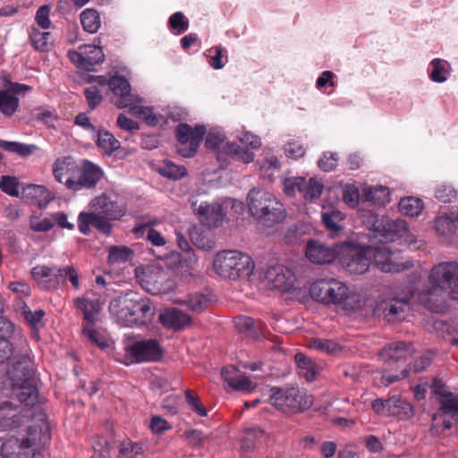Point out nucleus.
<instances>
[{
    "label": "nucleus",
    "instance_id": "obj_1",
    "mask_svg": "<svg viewBox=\"0 0 458 458\" xmlns=\"http://www.w3.org/2000/svg\"><path fill=\"white\" fill-rule=\"evenodd\" d=\"M310 293L318 302L341 307L346 311L361 307L360 296L352 293L344 283L335 278L317 280L310 285Z\"/></svg>",
    "mask_w": 458,
    "mask_h": 458
},
{
    "label": "nucleus",
    "instance_id": "obj_2",
    "mask_svg": "<svg viewBox=\"0 0 458 458\" xmlns=\"http://www.w3.org/2000/svg\"><path fill=\"white\" fill-rule=\"evenodd\" d=\"M246 201L250 215L264 226L272 227L282 223L286 216L284 205L263 189L250 191Z\"/></svg>",
    "mask_w": 458,
    "mask_h": 458
},
{
    "label": "nucleus",
    "instance_id": "obj_3",
    "mask_svg": "<svg viewBox=\"0 0 458 458\" xmlns=\"http://www.w3.org/2000/svg\"><path fill=\"white\" fill-rule=\"evenodd\" d=\"M109 312L122 327H134L143 323V297L128 291L113 299Z\"/></svg>",
    "mask_w": 458,
    "mask_h": 458
},
{
    "label": "nucleus",
    "instance_id": "obj_4",
    "mask_svg": "<svg viewBox=\"0 0 458 458\" xmlns=\"http://www.w3.org/2000/svg\"><path fill=\"white\" fill-rule=\"evenodd\" d=\"M214 268L220 276L235 280L250 276L254 264L250 256L241 251L224 250L216 254Z\"/></svg>",
    "mask_w": 458,
    "mask_h": 458
},
{
    "label": "nucleus",
    "instance_id": "obj_5",
    "mask_svg": "<svg viewBox=\"0 0 458 458\" xmlns=\"http://www.w3.org/2000/svg\"><path fill=\"white\" fill-rule=\"evenodd\" d=\"M430 291L458 299V262L443 261L431 267L428 277Z\"/></svg>",
    "mask_w": 458,
    "mask_h": 458
},
{
    "label": "nucleus",
    "instance_id": "obj_6",
    "mask_svg": "<svg viewBox=\"0 0 458 458\" xmlns=\"http://www.w3.org/2000/svg\"><path fill=\"white\" fill-rule=\"evenodd\" d=\"M269 401L283 412L295 413L309 409L314 401L312 395L298 387L273 388Z\"/></svg>",
    "mask_w": 458,
    "mask_h": 458
},
{
    "label": "nucleus",
    "instance_id": "obj_7",
    "mask_svg": "<svg viewBox=\"0 0 458 458\" xmlns=\"http://www.w3.org/2000/svg\"><path fill=\"white\" fill-rule=\"evenodd\" d=\"M108 88L116 98L114 103L116 107L128 108L130 114L140 117L143 114L142 98L131 93V87L128 80L114 73L108 79Z\"/></svg>",
    "mask_w": 458,
    "mask_h": 458
},
{
    "label": "nucleus",
    "instance_id": "obj_8",
    "mask_svg": "<svg viewBox=\"0 0 458 458\" xmlns=\"http://www.w3.org/2000/svg\"><path fill=\"white\" fill-rule=\"evenodd\" d=\"M205 146L208 149L224 152L244 164L254 160V154L251 151L244 149L235 143L226 142L225 134L216 128H213L208 132Z\"/></svg>",
    "mask_w": 458,
    "mask_h": 458
},
{
    "label": "nucleus",
    "instance_id": "obj_9",
    "mask_svg": "<svg viewBox=\"0 0 458 458\" xmlns=\"http://www.w3.org/2000/svg\"><path fill=\"white\" fill-rule=\"evenodd\" d=\"M178 144L177 153L183 157H191L197 152L206 133L203 125L191 127L187 123H180L175 130Z\"/></svg>",
    "mask_w": 458,
    "mask_h": 458
},
{
    "label": "nucleus",
    "instance_id": "obj_10",
    "mask_svg": "<svg viewBox=\"0 0 458 458\" xmlns=\"http://www.w3.org/2000/svg\"><path fill=\"white\" fill-rule=\"evenodd\" d=\"M189 201L203 225L209 229L222 225L226 216V210L223 205L217 202L199 201L195 197H191Z\"/></svg>",
    "mask_w": 458,
    "mask_h": 458
},
{
    "label": "nucleus",
    "instance_id": "obj_11",
    "mask_svg": "<svg viewBox=\"0 0 458 458\" xmlns=\"http://www.w3.org/2000/svg\"><path fill=\"white\" fill-rule=\"evenodd\" d=\"M409 301V296L383 300L375 306L373 314L383 317L388 322L403 320L410 310Z\"/></svg>",
    "mask_w": 458,
    "mask_h": 458
},
{
    "label": "nucleus",
    "instance_id": "obj_12",
    "mask_svg": "<svg viewBox=\"0 0 458 458\" xmlns=\"http://www.w3.org/2000/svg\"><path fill=\"white\" fill-rule=\"evenodd\" d=\"M322 191L323 184L314 178L288 177L284 180V192L288 196H294L299 191L304 199L312 200L320 197Z\"/></svg>",
    "mask_w": 458,
    "mask_h": 458
},
{
    "label": "nucleus",
    "instance_id": "obj_13",
    "mask_svg": "<svg viewBox=\"0 0 458 458\" xmlns=\"http://www.w3.org/2000/svg\"><path fill=\"white\" fill-rule=\"evenodd\" d=\"M68 57L78 68L93 71L97 64L103 63L105 55L100 47L86 45L80 51L70 50Z\"/></svg>",
    "mask_w": 458,
    "mask_h": 458
},
{
    "label": "nucleus",
    "instance_id": "obj_14",
    "mask_svg": "<svg viewBox=\"0 0 458 458\" xmlns=\"http://www.w3.org/2000/svg\"><path fill=\"white\" fill-rule=\"evenodd\" d=\"M27 445L33 450V457L40 447H44L50 440V429L44 413H38L34 424L28 428L27 435L22 437Z\"/></svg>",
    "mask_w": 458,
    "mask_h": 458
},
{
    "label": "nucleus",
    "instance_id": "obj_15",
    "mask_svg": "<svg viewBox=\"0 0 458 458\" xmlns=\"http://www.w3.org/2000/svg\"><path fill=\"white\" fill-rule=\"evenodd\" d=\"M264 277L271 287L284 292L290 291L296 281L293 271L282 264L268 266Z\"/></svg>",
    "mask_w": 458,
    "mask_h": 458
},
{
    "label": "nucleus",
    "instance_id": "obj_16",
    "mask_svg": "<svg viewBox=\"0 0 458 458\" xmlns=\"http://www.w3.org/2000/svg\"><path fill=\"white\" fill-rule=\"evenodd\" d=\"M103 176L102 169L90 161L84 160L80 165L75 181H70L71 190L74 191L82 189L94 188Z\"/></svg>",
    "mask_w": 458,
    "mask_h": 458
},
{
    "label": "nucleus",
    "instance_id": "obj_17",
    "mask_svg": "<svg viewBox=\"0 0 458 458\" xmlns=\"http://www.w3.org/2000/svg\"><path fill=\"white\" fill-rule=\"evenodd\" d=\"M124 353L116 358V360L130 366L143 361V338L132 333L124 335Z\"/></svg>",
    "mask_w": 458,
    "mask_h": 458
},
{
    "label": "nucleus",
    "instance_id": "obj_18",
    "mask_svg": "<svg viewBox=\"0 0 458 458\" xmlns=\"http://www.w3.org/2000/svg\"><path fill=\"white\" fill-rule=\"evenodd\" d=\"M7 375L12 386L35 380L32 363L27 356L14 360L11 368L7 369Z\"/></svg>",
    "mask_w": 458,
    "mask_h": 458
},
{
    "label": "nucleus",
    "instance_id": "obj_19",
    "mask_svg": "<svg viewBox=\"0 0 458 458\" xmlns=\"http://www.w3.org/2000/svg\"><path fill=\"white\" fill-rule=\"evenodd\" d=\"M29 410H21L20 407L13 405L9 401H4L0 403V429L7 430L20 427L24 420L29 415Z\"/></svg>",
    "mask_w": 458,
    "mask_h": 458
},
{
    "label": "nucleus",
    "instance_id": "obj_20",
    "mask_svg": "<svg viewBox=\"0 0 458 458\" xmlns=\"http://www.w3.org/2000/svg\"><path fill=\"white\" fill-rule=\"evenodd\" d=\"M376 266L386 273H398L411 267L410 263L399 264L394 261L392 251L388 246L370 248Z\"/></svg>",
    "mask_w": 458,
    "mask_h": 458
},
{
    "label": "nucleus",
    "instance_id": "obj_21",
    "mask_svg": "<svg viewBox=\"0 0 458 458\" xmlns=\"http://www.w3.org/2000/svg\"><path fill=\"white\" fill-rule=\"evenodd\" d=\"M106 216L93 212H81L78 216V227L80 232L85 235L90 233V225L108 235L112 231V225Z\"/></svg>",
    "mask_w": 458,
    "mask_h": 458
},
{
    "label": "nucleus",
    "instance_id": "obj_22",
    "mask_svg": "<svg viewBox=\"0 0 458 458\" xmlns=\"http://www.w3.org/2000/svg\"><path fill=\"white\" fill-rule=\"evenodd\" d=\"M93 292H87L83 296L73 299V305L83 313L82 325L95 324L96 316L101 310L102 301L93 298Z\"/></svg>",
    "mask_w": 458,
    "mask_h": 458
},
{
    "label": "nucleus",
    "instance_id": "obj_23",
    "mask_svg": "<svg viewBox=\"0 0 458 458\" xmlns=\"http://www.w3.org/2000/svg\"><path fill=\"white\" fill-rule=\"evenodd\" d=\"M80 165L71 157L59 158L55 162L53 173L55 178L71 190L70 181H75Z\"/></svg>",
    "mask_w": 458,
    "mask_h": 458
},
{
    "label": "nucleus",
    "instance_id": "obj_24",
    "mask_svg": "<svg viewBox=\"0 0 458 458\" xmlns=\"http://www.w3.org/2000/svg\"><path fill=\"white\" fill-rule=\"evenodd\" d=\"M90 204L93 213L105 215L109 219H119L125 213L123 206L113 200L106 194L96 197Z\"/></svg>",
    "mask_w": 458,
    "mask_h": 458
},
{
    "label": "nucleus",
    "instance_id": "obj_25",
    "mask_svg": "<svg viewBox=\"0 0 458 458\" xmlns=\"http://www.w3.org/2000/svg\"><path fill=\"white\" fill-rule=\"evenodd\" d=\"M307 259L315 264L331 263L336 257L335 249L316 240H310L306 246Z\"/></svg>",
    "mask_w": 458,
    "mask_h": 458
},
{
    "label": "nucleus",
    "instance_id": "obj_26",
    "mask_svg": "<svg viewBox=\"0 0 458 458\" xmlns=\"http://www.w3.org/2000/svg\"><path fill=\"white\" fill-rule=\"evenodd\" d=\"M375 231L387 241L394 242L398 238H403L407 234V223L403 219H383L380 223L373 224Z\"/></svg>",
    "mask_w": 458,
    "mask_h": 458
},
{
    "label": "nucleus",
    "instance_id": "obj_27",
    "mask_svg": "<svg viewBox=\"0 0 458 458\" xmlns=\"http://www.w3.org/2000/svg\"><path fill=\"white\" fill-rule=\"evenodd\" d=\"M221 375L224 381L236 391L250 392L257 386V383L242 374L234 366L223 368Z\"/></svg>",
    "mask_w": 458,
    "mask_h": 458
},
{
    "label": "nucleus",
    "instance_id": "obj_28",
    "mask_svg": "<svg viewBox=\"0 0 458 458\" xmlns=\"http://www.w3.org/2000/svg\"><path fill=\"white\" fill-rule=\"evenodd\" d=\"M370 248L351 250L344 260L346 269L352 274H363L369 267Z\"/></svg>",
    "mask_w": 458,
    "mask_h": 458
},
{
    "label": "nucleus",
    "instance_id": "obj_29",
    "mask_svg": "<svg viewBox=\"0 0 458 458\" xmlns=\"http://www.w3.org/2000/svg\"><path fill=\"white\" fill-rule=\"evenodd\" d=\"M2 458H33V450L27 445L23 438L10 437L1 446Z\"/></svg>",
    "mask_w": 458,
    "mask_h": 458
},
{
    "label": "nucleus",
    "instance_id": "obj_30",
    "mask_svg": "<svg viewBox=\"0 0 458 458\" xmlns=\"http://www.w3.org/2000/svg\"><path fill=\"white\" fill-rule=\"evenodd\" d=\"M159 321L165 327L181 330L190 326L191 318L188 314L173 308L160 313Z\"/></svg>",
    "mask_w": 458,
    "mask_h": 458
},
{
    "label": "nucleus",
    "instance_id": "obj_31",
    "mask_svg": "<svg viewBox=\"0 0 458 458\" xmlns=\"http://www.w3.org/2000/svg\"><path fill=\"white\" fill-rule=\"evenodd\" d=\"M431 360L432 358L430 353H424L413 363V365H410L408 369H404L400 375H390L386 373L383 375V379L387 383V385H389L406 377L411 371L414 373L423 371L430 365Z\"/></svg>",
    "mask_w": 458,
    "mask_h": 458
},
{
    "label": "nucleus",
    "instance_id": "obj_32",
    "mask_svg": "<svg viewBox=\"0 0 458 458\" xmlns=\"http://www.w3.org/2000/svg\"><path fill=\"white\" fill-rule=\"evenodd\" d=\"M189 235L191 242L199 249L211 250L216 246L215 238L210 230L193 226L191 228Z\"/></svg>",
    "mask_w": 458,
    "mask_h": 458
},
{
    "label": "nucleus",
    "instance_id": "obj_33",
    "mask_svg": "<svg viewBox=\"0 0 458 458\" xmlns=\"http://www.w3.org/2000/svg\"><path fill=\"white\" fill-rule=\"evenodd\" d=\"M362 196L366 201L377 206H386L391 200L389 189L382 185L365 187Z\"/></svg>",
    "mask_w": 458,
    "mask_h": 458
},
{
    "label": "nucleus",
    "instance_id": "obj_34",
    "mask_svg": "<svg viewBox=\"0 0 458 458\" xmlns=\"http://www.w3.org/2000/svg\"><path fill=\"white\" fill-rule=\"evenodd\" d=\"M412 348L411 344L403 342L393 343L386 346L382 351V357L389 361H398L406 359L411 354Z\"/></svg>",
    "mask_w": 458,
    "mask_h": 458
},
{
    "label": "nucleus",
    "instance_id": "obj_35",
    "mask_svg": "<svg viewBox=\"0 0 458 458\" xmlns=\"http://www.w3.org/2000/svg\"><path fill=\"white\" fill-rule=\"evenodd\" d=\"M18 400L26 406H33L38 402V390L35 380L12 386Z\"/></svg>",
    "mask_w": 458,
    "mask_h": 458
},
{
    "label": "nucleus",
    "instance_id": "obj_36",
    "mask_svg": "<svg viewBox=\"0 0 458 458\" xmlns=\"http://www.w3.org/2000/svg\"><path fill=\"white\" fill-rule=\"evenodd\" d=\"M22 197L35 199L40 208H46L52 199L51 194L46 187L36 184H29L23 187Z\"/></svg>",
    "mask_w": 458,
    "mask_h": 458
},
{
    "label": "nucleus",
    "instance_id": "obj_37",
    "mask_svg": "<svg viewBox=\"0 0 458 458\" xmlns=\"http://www.w3.org/2000/svg\"><path fill=\"white\" fill-rule=\"evenodd\" d=\"M29 38L33 47L40 52L48 50V45L51 39V34L48 31H41L35 26L29 28Z\"/></svg>",
    "mask_w": 458,
    "mask_h": 458
},
{
    "label": "nucleus",
    "instance_id": "obj_38",
    "mask_svg": "<svg viewBox=\"0 0 458 458\" xmlns=\"http://www.w3.org/2000/svg\"><path fill=\"white\" fill-rule=\"evenodd\" d=\"M97 145L108 156L121 147L120 141L108 131H97Z\"/></svg>",
    "mask_w": 458,
    "mask_h": 458
},
{
    "label": "nucleus",
    "instance_id": "obj_39",
    "mask_svg": "<svg viewBox=\"0 0 458 458\" xmlns=\"http://www.w3.org/2000/svg\"><path fill=\"white\" fill-rule=\"evenodd\" d=\"M174 302L185 305L191 311L200 312L207 307L208 299L205 294L196 293L189 294L185 299L176 298Z\"/></svg>",
    "mask_w": 458,
    "mask_h": 458
},
{
    "label": "nucleus",
    "instance_id": "obj_40",
    "mask_svg": "<svg viewBox=\"0 0 458 458\" xmlns=\"http://www.w3.org/2000/svg\"><path fill=\"white\" fill-rule=\"evenodd\" d=\"M458 219L454 216L442 215L435 219L436 232L442 236L452 235L457 229Z\"/></svg>",
    "mask_w": 458,
    "mask_h": 458
},
{
    "label": "nucleus",
    "instance_id": "obj_41",
    "mask_svg": "<svg viewBox=\"0 0 458 458\" xmlns=\"http://www.w3.org/2000/svg\"><path fill=\"white\" fill-rule=\"evenodd\" d=\"M81 23L85 31L91 34L96 33L101 26L99 13L94 9H85L81 13Z\"/></svg>",
    "mask_w": 458,
    "mask_h": 458
},
{
    "label": "nucleus",
    "instance_id": "obj_42",
    "mask_svg": "<svg viewBox=\"0 0 458 458\" xmlns=\"http://www.w3.org/2000/svg\"><path fill=\"white\" fill-rule=\"evenodd\" d=\"M295 362L299 369V374L307 381L310 382L316 378L317 371L315 364L310 358L299 352L295 355Z\"/></svg>",
    "mask_w": 458,
    "mask_h": 458
},
{
    "label": "nucleus",
    "instance_id": "obj_43",
    "mask_svg": "<svg viewBox=\"0 0 458 458\" xmlns=\"http://www.w3.org/2000/svg\"><path fill=\"white\" fill-rule=\"evenodd\" d=\"M424 205L420 199L414 197L403 198L399 202L400 212L408 216H417L423 210Z\"/></svg>",
    "mask_w": 458,
    "mask_h": 458
},
{
    "label": "nucleus",
    "instance_id": "obj_44",
    "mask_svg": "<svg viewBox=\"0 0 458 458\" xmlns=\"http://www.w3.org/2000/svg\"><path fill=\"white\" fill-rule=\"evenodd\" d=\"M19 98L5 89H0V112L10 116L13 114L19 108Z\"/></svg>",
    "mask_w": 458,
    "mask_h": 458
},
{
    "label": "nucleus",
    "instance_id": "obj_45",
    "mask_svg": "<svg viewBox=\"0 0 458 458\" xmlns=\"http://www.w3.org/2000/svg\"><path fill=\"white\" fill-rule=\"evenodd\" d=\"M432 72L429 74L430 79L438 83L445 82L450 73V64L443 59L435 58L431 61Z\"/></svg>",
    "mask_w": 458,
    "mask_h": 458
},
{
    "label": "nucleus",
    "instance_id": "obj_46",
    "mask_svg": "<svg viewBox=\"0 0 458 458\" xmlns=\"http://www.w3.org/2000/svg\"><path fill=\"white\" fill-rule=\"evenodd\" d=\"M234 325L241 332H250L255 337H258L256 330H262L264 323L259 320H254L250 317L239 316L234 318Z\"/></svg>",
    "mask_w": 458,
    "mask_h": 458
},
{
    "label": "nucleus",
    "instance_id": "obj_47",
    "mask_svg": "<svg viewBox=\"0 0 458 458\" xmlns=\"http://www.w3.org/2000/svg\"><path fill=\"white\" fill-rule=\"evenodd\" d=\"M441 411L443 415H451L452 420H457L458 416V396L452 393H445L440 398Z\"/></svg>",
    "mask_w": 458,
    "mask_h": 458
},
{
    "label": "nucleus",
    "instance_id": "obj_48",
    "mask_svg": "<svg viewBox=\"0 0 458 458\" xmlns=\"http://www.w3.org/2000/svg\"><path fill=\"white\" fill-rule=\"evenodd\" d=\"M321 217L322 222L328 230L335 233L342 230L343 226L341 223L344 220V216L341 211L336 209H331L329 211L322 213Z\"/></svg>",
    "mask_w": 458,
    "mask_h": 458
},
{
    "label": "nucleus",
    "instance_id": "obj_49",
    "mask_svg": "<svg viewBox=\"0 0 458 458\" xmlns=\"http://www.w3.org/2000/svg\"><path fill=\"white\" fill-rule=\"evenodd\" d=\"M0 148L8 152L17 153L21 157L30 156L35 149H37L36 145H29L16 141H7L4 140H0Z\"/></svg>",
    "mask_w": 458,
    "mask_h": 458
},
{
    "label": "nucleus",
    "instance_id": "obj_50",
    "mask_svg": "<svg viewBox=\"0 0 458 458\" xmlns=\"http://www.w3.org/2000/svg\"><path fill=\"white\" fill-rule=\"evenodd\" d=\"M386 416H399L410 408V404L399 397L392 396L385 400Z\"/></svg>",
    "mask_w": 458,
    "mask_h": 458
},
{
    "label": "nucleus",
    "instance_id": "obj_51",
    "mask_svg": "<svg viewBox=\"0 0 458 458\" xmlns=\"http://www.w3.org/2000/svg\"><path fill=\"white\" fill-rule=\"evenodd\" d=\"M83 335L92 344L98 345L100 349L104 350L108 346V341L98 331L94 328V324L82 325Z\"/></svg>",
    "mask_w": 458,
    "mask_h": 458
},
{
    "label": "nucleus",
    "instance_id": "obj_52",
    "mask_svg": "<svg viewBox=\"0 0 458 458\" xmlns=\"http://www.w3.org/2000/svg\"><path fill=\"white\" fill-rule=\"evenodd\" d=\"M164 356V349L157 340L145 341V362L161 361Z\"/></svg>",
    "mask_w": 458,
    "mask_h": 458
},
{
    "label": "nucleus",
    "instance_id": "obj_53",
    "mask_svg": "<svg viewBox=\"0 0 458 458\" xmlns=\"http://www.w3.org/2000/svg\"><path fill=\"white\" fill-rule=\"evenodd\" d=\"M158 172L162 175H164L167 178L174 179V180H177V179H180V178L185 176L186 173H187L186 168L184 166L177 165L170 161L165 162L158 168Z\"/></svg>",
    "mask_w": 458,
    "mask_h": 458
},
{
    "label": "nucleus",
    "instance_id": "obj_54",
    "mask_svg": "<svg viewBox=\"0 0 458 458\" xmlns=\"http://www.w3.org/2000/svg\"><path fill=\"white\" fill-rule=\"evenodd\" d=\"M132 251L127 247L113 246L109 249L108 263H123L131 259Z\"/></svg>",
    "mask_w": 458,
    "mask_h": 458
},
{
    "label": "nucleus",
    "instance_id": "obj_55",
    "mask_svg": "<svg viewBox=\"0 0 458 458\" xmlns=\"http://www.w3.org/2000/svg\"><path fill=\"white\" fill-rule=\"evenodd\" d=\"M14 326L9 327L7 334L0 333V363L7 360L13 352L12 344L9 342V338L13 335Z\"/></svg>",
    "mask_w": 458,
    "mask_h": 458
},
{
    "label": "nucleus",
    "instance_id": "obj_56",
    "mask_svg": "<svg viewBox=\"0 0 458 458\" xmlns=\"http://www.w3.org/2000/svg\"><path fill=\"white\" fill-rule=\"evenodd\" d=\"M30 226L34 232H48L54 227V220L51 218V216L46 217L31 216L30 218Z\"/></svg>",
    "mask_w": 458,
    "mask_h": 458
},
{
    "label": "nucleus",
    "instance_id": "obj_57",
    "mask_svg": "<svg viewBox=\"0 0 458 458\" xmlns=\"http://www.w3.org/2000/svg\"><path fill=\"white\" fill-rule=\"evenodd\" d=\"M64 267H59L56 266L51 267L50 273L47 276V284H45V289L53 290L58 288L60 285L64 284V276H63Z\"/></svg>",
    "mask_w": 458,
    "mask_h": 458
},
{
    "label": "nucleus",
    "instance_id": "obj_58",
    "mask_svg": "<svg viewBox=\"0 0 458 458\" xmlns=\"http://www.w3.org/2000/svg\"><path fill=\"white\" fill-rule=\"evenodd\" d=\"M280 168L278 158L273 154L267 153L260 165V171L263 176L270 177L274 172Z\"/></svg>",
    "mask_w": 458,
    "mask_h": 458
},
{
    "label": "nucleus",
    "instance_id": "obj_59",
    "mask_svg": "<svg viewBox=\"0 0 458 458\" xmlns=\"http://www.w3.org/2000/svg\"><path fill=\"white\" fill-rule=\"evenodd\" d=\"M169 27L176 30L177 34L185 32L189 28V21L182 12L172 14L168 20Z\"/></svg>",
    "mask_w": 458,
    "mask_h": 458
},
{
    "label": "nucleus",
    "instance_id": "obj_60",
    "mask_svg": "<svg viewBox=\"0 0 458 458\" xmlns=\"http://www.w3.org/2000/svg\"><path fill=\"white\" fill-rule=\"evenodd\" d=\"M84 95L90 111L96 109L104 99L102 93L97 86L86 88L84 89Z\"/></svg>",
    "mask_w": 458,
    "mask_h": 458
},
{
    "label": "nucleus",
    "instance_id": "obj_61",
    "mask_svg": "<svg viewBox=\"0 0 458 458\" xmlns=\"http://www.w3.org/2000/svg\"><path fill=\"white\" fill-rule=\"evenodd\" d=\"M310 345L313 349L328 354H335L339 352V345L331 340L312 339Z\"/></svg>",
    "mask_w": 458,
    "mask_h": 458
},
{
    "label": "nucleus",
    "instance_id": "obj_62",
    "mask_svg": "<svg viewBox=\"0 0 458 458\" xmlns=\"http://www.w3.org/2000/svg\"><path fill=\"white\" fill-rule=\"evenodd\" d=\"M50 13L51 7L49 5H42L36 12L35 21L42 30H48L52 25Z\"/></svg>",
    "mask_w": 458,
    "mask_h": 458
},
{
    "label": "nucleus",
    "instance_id": "obj_63",
    "mask_svg": "<svg viewBox=\"0 0 458 458\" xmlns=\"http://www.w3.org/2000/svg\"><path fill=\"white\" fill-rule=\"evenodd\" d=\"M343 199L345 204L354 208L359 204L360 191L359 189L352 184H347L343 190Z\"/></svg>",
    "mask_w": 458,
    "mask_h": 458
},
{
    "label": "nucleus",
    "instance_id": "obj_64",
    "mask_svg": "<svg viewBox=\"0 0 458 458\" xmlns=\"http://www.w3.org/2000/svg\"><path fill=\"white\" fill-rule=\"evenodd\" d=\"M141 446L131 440H125L120 445L118 458H132L140 454Z\"/></svg>",
    "mask_w": 458,
    "mask_h": 458
}]
</instances>
